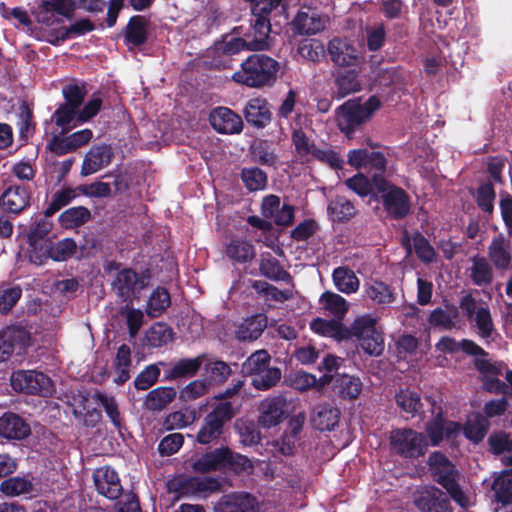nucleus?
Segmentation results:
<instances>
[{
    "label": "nucleus",
    "mask_w": 512,
    "mask_h": 512,
    "mask_svg": "<svg viewBox=\"0 0 512 512\" xmlns=\"http://www.w3.org/2000/svg\"><path fill=\"white\" fill-rule=\"evenodd\" d=\"M436 350L441 353H455L459 350H463L475 356L474 365L481 374L483 387L491 393L507 394L509 393L508 389H510L512 393V371L506 372L505 378L509 383L508 387L497 378V376L501 374L500 368L491 363L487 358V353L473 341L464 339L457 342L455 339L446 336L442 337L437 342Z\"/></svg>",
    "instance_id": "f257e3e1"
},
{
    "label": "nucleus",
    "mask_w": 512,
    "mask_h": 512,
    "mask_svg": "<svg viewBox=\"0 0 512 512\" xmlns=\"http://www.w3.org/2000/svg\"><path fill=\"white\" fill-rule=\"evenodd\" d=\"M278 69L279 63L271 57L254 54L241 64L232 79L251 88H260L275 79Z\"/></svg>",
    "instance_id": "f03ea898"
},
{
    "label": "nucleus",
    "mask_w": 512,
    "mask_h": 512,
    "mask_svg": "<svg viewBox=\"0 0 512 512\" xmlns=\"http://www.w3.org/2000/svg\"><path fill=\"white\" fill-rule=\"evenodd\" d=\"M347 334L357 340L365 353L378 356L384 350V336L378 319L364 314L358 316L347 329Z\"/></svg>",
    "instance_id": "7ed1b4c3"
},
{
    "label": "nucleus",
    "mask_w": 512,
    "mask_h": 512,
    "mask_svg": "<svg viewBox=\"0 0 512 512\" xmlns=\"http://www.w3.org/2000/svg\"><path fill=\"white\" fill-rule=\"evenodd\" d=\"M380 107L381 101L374 95L363 104L348 101L336 111L337 125L343 133L350 137L362 124L370 120Z\"/></svg>",
    "instance_id": "20e7f679"
},
{
    "label": "nucleus",
    "mask_w": 512,
    "mask_h": 512,
    "mask_svg": "<svg viewBox=\"0 0 512 512\" xmlns=\"http://www.w3.org/2000/svg\"><path fill=\"white\" fill-rule=\"evenodd\" d=\"M428 463L437 482L447 490L461 507H467L470 500L459 487L457 483L458 473L448 458L440 452H434L430 455Z\"/></svg>",
    "instance_id": "39448f33"
},
{
    "label": "nucleus",
    "mask_w": 512,
    "mask_h": 512,
    "mask_svg": "<svg viewBox=\"0 0 512 512\" xmlns=\"http://www.w3.org/2000/svg\"><path fill=\"white\" fill-rule=\"evenodd\" d=\"M374 186L381 195L386 212L393 218L405 217L410 210V200L406 192L395 185L390 184L381 175H374Z\"/></svg>",
    "instance_id": "423d86ee"
},
{
    "label": "nucleus",
    "mask_w": 512,
    "mask_h": 512,
    "mask_svg": "<svg viewBox=\"0 0 512 512\" xmlns=\"http://www.w3.org/2000/svg\"><path fill=\"white\" fill-rule=\"evenodd\" d=\"M10 383L16 392L50 396L54 390L51 379L36 370H17L11 374Z\"/></svg>",
    "instance_id": "0eeeda50"
},
{
    "label": "nucleus",
    "mask_w": 512,
    "mask_h": 512,
    "mask_svg": "<svg viewBox=\"0 0 512 512\" xmlns=\"http://www.w3.org/2000/svg\"><path fill=\"white\" fill-rule=\"evenodd\" d=\"M292 143L295 152L303 161L320 160L328 163L331 167H339L340 159L335 152L329 148H317L314 142L302 129H294L292 133Z\"/></svg>",
    "instance_id": "6e6552de"
},
{
    "label": "nucleus",
    "mask_w": 512,
    "mask_h": 512,
    "mask_svg": "<svg viewBox=\"0 0 512 512\" xmlns=\"http://www.w3.org/2000/svg\"><path fill=\"white\" fill-rule=\"evenodd\" d=\"M390 440L392 449L408 458L421 456L428 448L427 438L422 433L411 429L393 431Z\"/></svg>",
    "instance_id": "1a4fd4ad"
},
{
    "label": "nucleus",
    "mask_w": 512,
    "mask_h": 512,
    "mask_svg": "<svg viewBox=\"0 0 512 512\" xmlns=\"http://www.w3.org/2000/svg\"><path fill=\"white\" fill-rule=\"evenodd\" d=\"M233 417L232 406L229 402L219 403L206 417L202 428L197 434V440L201 444H209L216 440L223 430L226 422Z\"/></svg>",
    "instance_id": "9d476101"
},
{
    "label": "nucleus",
    "mask_w": 512,
    "mask_h": 512,
    "mask_svg": "<svg viewBox=\"0 0 512 512\" xmlns=\"http://www.w3.org/2000/svg\"><path fill=\"white\" fill-rule=\"evenodd\" d=\"M460 308L470 322H474L481 337H490L493 331V322L489 308L484 303L477 302L473 297L467 295L462 298Z\"/></svg>",
    "instance_id": "9b49d317"
},
{
    "label": "nucleus",
    "mask_w": 512,
    "mask_h": 512,
    "mask_svg": "<svg viewBox=\"0 0 512 512\" xmlns=\"http://www.w3.org/2000/svg\"><path fill=\"white\" fill-rule=\"evenodd\" d=\"M147 285L148 277L145 274H138L129 268L119 271L113 282L115 291L125 301L138 298L141 290Z\"/></svg>",
    "instance_id": "f8f14e48"
},
{
    "label": "nucleus",
    "mask_w": 512,
    "mask_h": 512,
    "mask_svg": "<svg viewBox=\"0 0 512 512\" xmlns=\"http://www.w3.org/2000/svg\"><path fill=\"white\" fill-rule=\"evenodd\" d=\"M290 403L283 396L264 399L259 406V424L264 428L278 425L288 412Z\"/></svg>",
    "instance_id": "ddd939ff"
},
{
    "label": "nucleus",
    "mask_w": 512,
    "mask_h": 512,
    "mask_svg": "<svg viewBox=\"0 0 512 512\" xmlns=\"http://www.w3.org/2000/svg\"><path fill=\"white\" fill-rule=\"evenodd\" d=\"M270 32V20L253 19L251 28L243 36L247 42V50L262 51L270 49L273 45V37L270 35Z\"/></svg>",
    "instance_id": "4468645a"
},
{
    "label": "nucleus",
    "mask_w": 512,
    "mask_h": 512,
    "mask_svg": "<svg viewBox=\"0 0 512 512\" xmlns=\"http://www.w3.org/2000/svg\"><path fill=\"white\" fill-rule=\"evenodd\" d=\"M94 484L99 494L109 498H118L123 487L115 469L110 466H102L93 473Z\"/></svg>",
    "instance_id": "2eb2a0df"
},
{
    "label": "nucleus",
    "mask_w": 512,
    "mask_h": 512,
    "mask_svg": "<svg viewBox=\"0 0 512 512\" xmlns=\"http://www.w3.org/2000/svg\"><path fill=\"white\" fill-rule=\"evenodd\" d=\"M428 446H438L444 440H450L458 435L461 427L457 422L444 419L439 413L426 424Z\"/></svg>",
    "instance_id": "dca6fc26"
},
{
    "label": "nucleus",
    "mask_w": 512,
    "mask_h": 512,
    "mask_svg": "<svg viewBox=\"0 0 512 512\" xmlns=\"http://www.w3.org/2000/svg\"><path fill=\"white\" fill-rule=\"evenodd\" d=\"M112 158L113 151L111 146L106 144L94 145L83 159L80 174L82 176L92 175L107 167L111 163Z\"/></svg>",
    "instance_id": "f3484780"
},
{
    "label": "nucleus",
    "mask_w": 512,
    "mask_h": 512,
    "mask_svg": "<svg viewBox=\"0 0 512 512\" xmlns=\"http://www.w3.org/2000/svg\"><path fill=\"white\" fill-rule=\"evenodd\" d=\"M215 512H259V502L249 493H231L219 500Z\"/></svg>",
    "instance_id": "a211bd4d"
},
{
    "label": "nucleus",
    "mask_w": 512,
    "mask_h": 512,
    "mask_svg": "<svg viewBox=\"0 0 512 512\" xmlns=\"http://www.w3.org/2000/svg\"><path fill=\"white\" fill-rule=\"evenodd\" d=\"M209 119L212 127L222 134H239L243 130L241 117L228 107L214 108Z\"/></svg>",
    "instance_id": "6ab92c4d"
},
{
    "label": "nucleus",
    "mask_w": 512,
    "mask_h": 512,
    "mask_svg": "<svg viewBox=\"0 0 512 512\" xmlns=\"http://www.w3.org/2000/svg\"><path fill=\"white\" fill-rule=\"evenodd\" d=\"M262 215L273 220L277 225H289L294 218V208L291 205H281L280 198L275 195L266 196L262 202Z\"/></svg>",
    "instance_id": "aec40b11"
},
{
    "label": "nucleus",
    "mask_w": 512,
    "mask_h": 512,
    "mask_svg": "<svg viewBox=\"0 0 512 512\" xmlns=\"http://www.w3.org/2000/svg\"><path fill=\"white\" fill-rule=\"evenodd\" d=\"M328 50L332 61L339 66H356L362 60L359 51L343 39L331 40Z\"/></svg>",
    "instance_id": "412c9836"
},
{
    "label": "nucleus",
    "mask_w": 512,
    "mask_h": 512,
    "mask_svg": "<svg viewBox=\"0 0 512 512\" xmlns=\"http://www.w3.org/2000/svg\"><path fill=\"white\" fill-rule=\"evenodd\" d=\"M204 354L195 358H182L169 364L165 371V379L173 381L180 378H190L197 374L201 366L205 363Z\"/></svg>",
    "instance_id": "4be33fe9"
},
{
    "label": "nucleus",
    "mask_w": 512,
    "mask_h": 512,
    "mask_svg": "<svg viewBox=\"0 0 512 512\" xmlns=\"http://www.w3.org/2000/svg\"><path fill=\"white\" fill-rule=\"evenodd\" d=\"M243 113L246 121L258 128L267 126L271 121L270 106L267 100L262 97L248 100Z\"/></svg>",
    "instance_id": "5701e85b"
},
{
    "label": "nucleus",
    "mask_w": 512,
    "mask_h": 512,
    "mask_svg": "<svg viewBox=\"0 0 512 512\" xmlns=\"http://www.w3.org/2000/svg\"><path fill=\"white\" fill-rule=\"evenodd\" d=\"M488 257L493 266L499 270H508L511 266L512 254L509 241L503 235L494 237L488 246Z\"/></svg>",
    "instance_id": "b1692460"
},
{
    "label": "nucleus",
    "mask_w": 512,
    "mask_h": 512,
    "mask_svg": "<svg viewBox=\"0 0 512 512\" xmlns=\"http://www.w3.org/2000/svg\"><path fill=\"white\" fill-rule=\"evenodd\" d=\"M30 433L29 425L14 413H4L0 417V435L7 439H23Z\"/></svg>",
    "instance_id": "393cba45"
},
{
    "label": "nucleus",
    "mask_w": 512,
    "mask_h": 512,
    "mask_svg": "<svg viewBox=\"0 0 512 512\" xmlns=\"http://www.w3.org/2000/svg\"><path fill=\"white\" fill-rule=\"evenodd\" d=\"M30 201V195L24 187H10L0 198V206L2 209L11 213H19L24 210Z\"/></svg>",
    "instance_id": "a878e982"
},
{
    "label": "nucleus",
    "mask_w": 512,
    "mask_h": 512,
    "mask_svg": "<svg viewBox=\"0 0 512 512\" xmlns=\"http://www.w3.org/2000/svg\"><path fill=\"white\" fill-rule=\"evenodd\" d=\"M340 411L331 404L316 406L311 414L312 424L319 430H331L339 422Z\"/></svg>",
    "instance_id": "bb28decb"
},
{
    "label": "nucleus",
    "mask_w": 512,
    "mask_h": 512,
    "mask_svg": "<svg viewBox=\"0 0 512 512\" xmlns=\"http://www.w3.org/2000/svg\"><path fill=\"white\" fill-rule=\"evenodd\" d=\"M327 19L314 11H300L294 19L296 30L300 34L312 35L324 30Z\"/></svg>",
    "instance_id": "cd10ccee"
},
{
    "label": "nucleus",
    "mask_w": 512,
    "mask_h": 512,
    "mask_svg": "<svg viewBox=\"0 0 512 512\" xmlns=\"http://www.w3.org/2000/svg\"><path fill=\"white\" fill-rule=\"evenodd\" d=\"M321 309L334 319L342 321L349 309V303L341 295L326 291L319 299Z\"/></svg>",
    "instance_id": "c85d7f7f"
},
{
    "label": "nucleus",
    "mask_w": 512,
    "mask_h": 512,
    "mask_svg": "<svg viewBox=\"0 0 512 512\" xmlns=\"http://www.w3.org/2000/svg\"><path fill=\"white\" fill-rule=\"evenodd\" d=\"M176 394L173 387H158L146 395L143 405L147 410L161 411L175 399Z\"/></svg>",
    "instance_id": "c756f323"
},
{
    "label": "nucleus",
    "mask_w": 512,
    "mask_h": 512,
    "mask_svg": "<svg viewBox=\"0 0 512 512\" xmlns=\"http://www.w3.org/2000/svg\"><path fill=\"white\" fill-rule=\"evenodd\" d=\"M266 327V318L257 315L245 319L236 329L235 335L239 340L251 341L257 339Z\"/></svg>",
    "instance_id": "7c9ffc66"
},
{
    "label": "nucleus",
    "mask_w": 512,
    "mask_h": 512,
    "mask_svg": "<svg viewBox=\"0 0 512 512\" xmlns=\"http://www.w3.org/2000/svg\"><path fill=\"white\" fill-rule=\"evenodd\" d=\"M229 458L228 448H219L203 455L196 463L195 469L200 472H207L227 467Z\"/></svg>",
    "instance_id": "2f4dec72"
},
{
    "label": "nucleus",
    "mask_w": 512,
    "mask_h": 512,
    "mask_svg": "<svg viewBox=\"0 0 512 512\" xmlns=\"http://www.w3.org/2000/svg\"><path fill=\"white\" fill-rule=\"evenodd\" d=\"M332 279L335 287L344 294L355 293L360 286L358 277L347 267L334 269Z\"/></svg>",
    "instance_id": "473e14b6"
},
{
    "label": "nucleus",
    "mask_w": 512,
    "mask_h": 512,
    "mask_svg": "<svg viewBox=\"0 0 512 512\" xmlns=\"http://www.w3.org/2000/svg\"><path fill=\"white\" fill-rule=\"evenodd\" d=\"M149 21L144 16H133L126 27V41L139 46L147 40Z\"/></svg>",
    "instance_id": "72a5a7b5"
},
{
    "label": "nucleus",
    "mask_w": 512,
    "mask_h": 512,
    "mask_svg": "<svg viewBox=\"0 0 512 512\" xmlns=\"http://www.w3.org/2000/svg\"><path fill=\"white\" fill-rule=\"evenodd\" d=\"M469 276L477 286L489 285L493 280V269L486 258L475 256L471 259Z\"/></svg>",
    "instance_id": "f704fd0d"
},
{
    "label": "nucleus",
    "mask_w": 512,
    "mask_h": 512,
    "mask_svg": "<svg viewBox=\"0 0 512 512\" xmlns=\"http://www.w3.org/2000/svg\"><path fill=\"white\" fill-rule=\"evenodd\" d=\"M440 491H424L415 497V505L423 512H447V501Z\"/></svg>",
    "instance_id": "c9c22d12"
},
{
    "label": "nucleus",
    "mask_w": 512,
    "mask_h": 512,
    "mask_svg": "<svg viewBox=\"0 0 512 512\" xmlns=\"http://www.w3.org/2000/svg\"><path fill=\"white\" fill-rule=\"evenodd\" d=\"M459 318L458 309L454 306L445 309L437 308L429 316V324L444 330H450L456 327Z\"/></svg>",
    "instance_id": "e433bc0d"
},
{
    "label": "nucleus",
    "mask_w": 512,
    "mask_h": 512,
    "mask_svg": "<svg viewBox=\"0 0 512 512\" xmlns=\"http://www.w3.org/2000/svg\"><path fill=\"white\" fill-rule=\"evenodd\" d=\"M492 490L498 502L512 503V468L503 471L495 478Z\"/></svg>",
    "instance_id": "4c0bfd02"
},
{
    "label": "nucleus",
    "mask_w": 512,
    "mask_h": 512,
    "mask_svg": "<svg viewBox=\"0 0 512 512\" xmlns=\"http://www.w3.org/2000/svg\"><path fill=\"white\" fill-rule=\"evenodd\" d=\"M23 340V332L7 328L0 332V362L6 361L13 354L15 347Z\"/></svg>",
    "instance_id": "58836bf2"
},
{
    "label": "nucleus",
    "mask_w": 512,
    "mask_h": 512,
    "mask_svg": "<svg viewBox=\"0 0 512 512\" xmlns=\"http://www.w3.org/2000/svg\"><path fill=\"white\" fill-rule=\"evenodd\" d=\"M227 256L239 263H245L252 260L255 256L253 245L242 239H233L226 247Z\"/></svg>",
    "instance_id": "ea45409f"
},
{
    "label": "nucleus",
    "mask_w": 512,
    "mask_h": 512,
    "mask_svg": "<svg viewBox=\"0 0 512 512\" xmlns=\"http://www.w3.org/2000/svg\"><path fill=\"white\" fill-rule=\"evenodd\" d=\"M489 422L480 414H474L468 417L463 428L466 438L474 443L480 442L486 435Z\"/></svg>",
    "instance_id": "a19ab883"
},
{
    "label": "nucleus",
    "mask_w": 512,
    "mask_h": 512,
    "mask_svg": "<svg viewBox=\"0 0 512 512\" xmlns=\"http://www.w3.org/2000/svg\"><path fill=\"white\" fill-rule=\"evenodd\" d=\"M130 366L131 350L126 344H123L118 348L114 360V368L117 373L115 382L117 384H123L130 378Z\"/></svg>",
    "instance_id": "79ce46f5"
},
{
    "label": "nucleus",
    "mask_w": 512,
    "mask_h": 512,
    "mask_svg": "<svg viewBox=\"0 0 512 512\" xmlns=\"http://www.w3.org/2000/svg\"><path fill=\"white\" fill-rule=\"evenodd\" d=\"M362 382L358 377L350 375L338 376L334 382L335 390L343 398L355 399L362 391Z\"/></svg>",
    "instance_id": "37998d69"
},
{
    "label": "nucleus",
    "mask_w": 512,
    "mask_h": 512,
    "mask_svg": "<svg viewBox=\"0 0 512 512\" xmlns=\"http://www.w3.org/2000/svg\"><path fill=\"white\" fill-rule=\"evenodd\" d=\"M91 218L90 211L83 206L72 207L59 216V222L62 227L71 229L86 223Z\"/></svg>",
    "instance_id": "c03bdc74"
},
{
    "label": "nucleus",
    "mask_w": 512,
    "mask_h": 512,
    "mask_svg": "<svg viewBox=\"0 0 512 512\" xmlns=\"http://www.w3.org/2000/svg\"><path fill=\"white\" fill-rule=\"evenodd\" d=\"M93 137L90 129H82L64 137L59 143L61 154L69 153L87 145Z\"/></svg>",
    "instance_id": "a18cd8bd"
},
{
    "label": "nucleus",
    "mask_w": 512,
    "mask_h": 512,
    "mask_svg": "<svg viewBox=\"0 0 512 512\" xmlns=\"http://www.w3.org/2000/svg\"><path fill=\"white\" fill-rule=\"evenodd\" d=\"M491 450L496 454H504L502 462L512 465V434L497 433L489 438Z\"/></svg>",
    "instance_id": "49530a36"
},
{
    "label": "nucleus",
    "mask_w": 512,
    "mask_h": 512,
    "mask_svg": "<svg viewBox=\"0 0 512 512\" xmlns=\"http://www.w3.org/2000/svg\"><path fill=\"white\" fill-rule=\"evenodd\" d=\"M366 296L378 304H389L395 296L388 285L380 281H370L364 286Z\"/></svg>",
    "instance_id": "de8ad7c7"
},
{
    "label": "nucleus",
    "mask_w": 512,
    "mask_h": 512,
    "mask_svg": "<svg viewBox=\"0 0 512 512\" xmlns=\"http://www.w3.org/2000/svg\"><path fill=\"white\" fill-rule=\"evenodd\" d=\"M211 387V381L208 379L193 380L180 390L179 398L184 402L195 401L208 394Z\"/></svg>",
    "instance_id": "09e8293b"
},
{
    "label": "nucleus",
    "mask_w": 512,
    "mask_h": 512,
    "mask_svg": "<svg viewBox=\"0 0 512 512\" xmlns=\"http://www.w3.org/2000/svg\"><path fill=\"white\" fill-rule=\"evenodd\" d=\"M0 491L11 497L25 495L33 491V483L25 477H11L1 482Z\"/></svg>",
    "instance_id": "8fccbe9b"
},
{
    "label": "nucleus",
    "mask_w": 512,
    "mask_h": 512,
    "mask_svg": "<svg viewBox=\"0 0 512 512\" xmlns=\"http://www.w3.org/2000/svg\"><path fill=\"white\" fill-rule=\"evenodd\" d=\"M170 305V296L167 290L157 288L150 295L146 307V313L151 318L160 316L163 311Z\"/></svg>",
    "instance_id": "3c124183"
},
{
    "label": "nucleus",
    "mask_w": 512,
    "mask_h": 512,
    "mask_svg": "<svg viewBox=\"0 0 512 512\" xmlns=\"http://www.w3.org/2000/svg\"><path fill=\"white\" fill-rule=\"evenodd\" d=\"M172 330L165 323L153 324L146 332V342L151 347H161L172 340Z\"/></svg>",
    "instance_id": "603ef678"
},
{
    "label": "nucleus",
    "mask_w": 512,
    "mask_h": 512,
    "mask_svg": "<svg viewBox=\"0 0 512 512\" xmlns=\"http://www.w3.org/2000/svg\"><path fill=\"white\" fill-rule=\"evenodd\" d=\"M78 113V108L63 104L55 111L53 117L57 126L61 127L63 131H68L81 124L77 119Z\"/></svg>",
    "instance_id": "864d4df0"
},
{
    "label": "nucleus",
    "mask_w": 512,
    "mask_h": 512,
    "mask_svg": "<svg viewBox=\"0 0 512 512\" xmlns=\"http://www.w3.org/2000/svg\"><path fill=\"white\" fill-rule=\"evenodd\" d=\"M328 213L333 221H346L356 213L353 204L344 197H337L328 206Z\"/></svg>",
    "instance_id": "5fc2aeb1"
},
{
    "label": "nucleus",
    "mask_w": 512,
    "mask_h": 512,
    "mask_svg": "<svg viewBox=\"0 0 512 512\" xmlns=\"http://www.w3.org/2000/svg\"><path fill=\"white\" fill-rule=\"evenodd\" d=\"M93 399L99 403L105 410L107 416L110 418L115 427H121V415L118 408V403L112 395L97 392L93 395Z\"/></svg>",
    "instance_id": "6e6d98bb"
},
{
    "label": "nucleus",
    "mask_w": 512,
    "mask_h": 512,
    "mask_svg": "<svg viewBox=\"0 0 512 512\" xmlns=\"http://www.w3.org/2000/svg\"><path fill=\"white\" fill-rule=\"evenodd\" d=\"M78 189L65 187L54 193L52 200L45 210V216L51 217L62 207L68 205L77 195Z\"/></svg>",
    "instance_id": "4d7b16f0"
},
{
    "label": "nucleus",
    "mask_w": 512,
    "mask_h": 512,
    "mask_svg": "<svg viewBox=\"0 0 512 512\" xmlns=\"http://www.w3.org/2000/svg\"><path fill=\"white\" fill-rule=\"evenodd\" d=\"M338 93L341 97H345L351 93L361 90V83L358 79V73L354 70L346 71L340 74L336 79Z\"/></svg>",
    "instance_id": "13d9d810"
},
{
    "label": "nucleus",
    "mask_w": 512,
    "mask_h": 512,
    "mask_svg": "<svg viewBox=\"0 0 512 512\" xmlns=\"http://www.w3.org/2000/svg\"><path fill=\"white\" fill-rule=\"evenodd\" d=\"M345 184L349 189L361 197L375 196L377 190L374 186V178L370 181L365 175L357 174L346 180Z\"/></svg>",
    "instance_id": "bf43d9fd"
},
{
    "label": "nucleus",
    "mask_w": 512,
    "mask_h": 512,
    "mask_svg": "<svg viewBox=\"0 0 512 512\" xmlns=\"http://www.w3.org/2000/svg\"><path fill=\"white\" fill-rule=\"evenodd\" d=\"M281 371L269 365L252 378V385L259 390H267L280 380Z\"/></svg>",
    "instance_id": "052dcab7"
},
{
    "label": "nucleus",
    "mask_w": 512,
    "mask_h": 512,
    "mask_svg": "<svg viewBox=\"0 0 512 512\" xmlns=\"http://www.w3.org/2000/svg\"><path fill=\"white\" fill-rule=\"evenodd\" d=\"M260 270L263 275L273 280H288L289 274L279 265L278 261L271 255H262Z\"/></svg>",
    "instance_id": "680f3d73"
},
{
    "label": "nucleus",
    "mask_w": 512,
    "mask_h": 512,
    "mask_svg": "<svg viewBox=\"0 0 512 512\" xmlns=\"http://www.w3.org/2000/svg\"><path fill=\"white\" fill-rule=\"evenodd\" d=\"M269 361L270 356L265 350L256 351L243 363L242 372L255 376L269 365Z\"/></svg>",
    "instance_id": "e2e57ef3"
},
{
    "label": "nucleus",
    "mask_w": 512,
    "mask_h": 512,
    "mask_svg": "<svg viewBox=\"0 0 512 512\" xmlns=\"http://www.w3.org/2000/svg\"><path fill=\"white\" fill-rule=\"evenodd\" d=\"M281 2L282 0H256L251 7L254 19L270 20L268 16L272 12H282L284 10Z\"/></svg>",
    "instance_id": "0e129e2a"
},
{
    "label": "nucleus",
    "mask_w": 512,
    "mask_h": 512,
    "mask_svg": "<svg viewBox=\"0 0 512 512\" xmlns=\"http://www.w3.org/2000/svg\"><path fill=\"white\" fill-rule=\"evenodd\" d=\"M159 365H165L164 362L147 366L135 379L134 385L139 390H146L153 386L160 376Z\"/></svg>",
    "instance_id": "69168bd1"
},
{
    "label": "nucleus",
    "mask_w": 512,
    "mask_h": 512,
    "mask_svg": "<svg viewBox=\"0 0 512 512\" xmlns=\"http://www.w3.org/2000/svg\"><path fill=\"white\" fill-rule=\"evenodd\" d=\"M310 327L315 333L329 337L340 336L342 330L341 321L334 318L332 320L317 318L311 322Z\"/></svg>",
    "instance_id": "338daca9"
},
{
    "label": "nucleus",
    "mask_w": 512,
    "mask_h": 512,
    "mask_svg": "<svg viewBox=\"0 0 512 512\" xmlns=\"http://www.w3.org/2000/svg\"><path fill=\"white\" fill-rule=\"evenodd\" d=\"M299 55L309 61L319 62L325 56L323 45L314 40H305L299 44Z\"/></svg>",
    "instance_id": "774afa93"
}]
</instances>
